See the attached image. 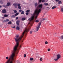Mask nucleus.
I'll return each mask as SVG.
<instances>
[{"label":"nucleus","instance_id":"nucleus-32","mask_svg":"<svg viewBox=\"0 0 63 63\" xmlns=\"http://www.w3.org/2000/svg\"><path fill=\"white\" fill-rule=\"evenodd\" d=\"M45 44H48V42H47V41H46L45 42Z\"/></svg>","mask_w":63,"mask_h":63},{"label":"nucleus","instance_id":"nucleus-10","mask_svg":"<svg viewBox=\"0 0 63 63\" xmlns=\"http://www.w3.org/2000/svg\"><path fill=\"white\" fill-rule=\"evenodd\" d=\"M42 2H45V0H39V2L40 3H41V1Z\"/></svg>","mask_w":63,"mask_h":63},{"label":"nucleus","instance_id":"nucleus-1","mask_svg":"<svg viewBox=\"0 0 63 63\" xmlns=\"http://www.w3.org/2000/svg\"><path fill=\"white\" fill-rule=\"evenodd\" d=\"M24 34H25V35L27 34V33H23L22 36L20 37L19 36L18 34L16 35V36L15 37L14 39L15 41L16 45L14 47L13 50L11 51V53L12 54L9 57V58L8 56L6 57V59L8 60V59L6 62H7L9 60V62L7 63H13V61L14 60V57L16 56L17 55L16 54H17L18 52V50L19 48L21 47V46L20 45L18 49H17V48L18 47V46L19 43L21 41Z\"/></svg>","mask_w":63,"mask_h":63},{"label":"nucleus","instance_id":"nucleus-23","mask_svg":"<svg viewBox=\"0 0 63 63\" xmlns=\"http://www.w3.org/2000/svg\"><path fill=\"white\" fill-rule=\"evenodd\" d=\"M14 11V13L15 14H16V13H17V11H16V10H13Z\"/></svg>","mask_w":63,"mask_h":63},{"label":"nucleus","instance_id":"nucleus-21","mask_svg":"<svg viewBox=\"0 0 63 63\" xmlns=\"http://www.w3.org/2000/svg\"><path fill=\"white\" fill-rule=\"evenodd\" d=\"M56 8V6H54L52 7V9H55V8Z\"/></svg>","mask_w":63,"mask_h":63},{"label":"nucleus","instance_id":"nucleus-34","mask_svg":"<svg viewBox=\"0 0 63 63\" xmlns=\"http://www.w3.org/2000/svg\"><path fill=\"white\" fill-rule=\"evenodd\" d=\"M43 20H47V19H45V18H43L42 19Z\"/></svg>","mask_w":63,"mask_h":63},{"label":"nucleus","instance_id":"nucleus-28","mask_svg":"<svg viewBox=\"0 0 63 63\" xmlns=\"http://www.w3.org/2000/svg\"><path fill=\"white\" fill-rule=\"evenodd\" d=\"M39 20H37L35 21L36 22H39Z\"/></svg>","mask_w":63,"mask_h":63},{"label":"nucleus","instance_id":"nucleus-30","mask_svg":"<svg viewBox=\"0 0 63 63\" xmlns=\"http://www.w3.org/2000/svg\"><path fill=\"white\" fill-rule=\"evenodd\" d=\"M15 17V16L14 15H13L11 16V17H12L13 18H14Z\"/></svg>","mask_w":63,"mask_h":63},{"label":"nucleus","instance_id":"nucleus-9","mask_svg":"<svg viewBox=\"0 0 63 63\" xmlns=\"http://www.w3.org/2000/svg\"><path fill=\"white\" fill-rule=\"evenodd\" d=\"M16 24L18 25H19V21H16Z\"/></svg>","mask_w":63,"mask_h":63},{"label":"nucleus","instance_id":"nucleus-31","mask_svg":"<svg viewBox=\"0 0 63 63\" xmlns=\"http://www.w3.org/2000/svg\"><path fill=\"white\" fill-rule=\"evenodd\" d=\"M30 11V10H27L26 11V12H27V13H29V12Z\"/></svg>","mask_w":63,"mask_h":63},{"label":"nucleus","instance_id":"nucleus-19","mask_svg":"<svg viewBox=\"0 0 63 63\" xmlns=\"http://www.w3.org/2000/svg\"><path fill=\"white\" fill-rule=\"evenodd\" d=\"M8 24H12V22L11 21H9L8 23Z\"/></svg>","mask_w":63,"mask_h":63},{"label":"nucleus","instance_id":"nucleus-40","mask_svg":"<svg viewBox=\"0 0 63 63\" xmlns=\"http://www.w3.org/2000/svg\"><path fill=\"white\" fill-rule=\"evenodd\" d=\"M61 38H62V39H63V35L62 36Z\"/></svg>","mask_w":63,"mask_h":63},{"label":"nucleus","instance_id":"nucleus-27","mask_svg":"<svg viewBox=\"0 0 63 63\" xmlns=\"http://www.w3.org/2000/svg\"><path fill=\"white\" fill-rule=\"evenodd\" d=\"M0 2L1 4H3V2H2V0H0Z\"/></svg>","mask_w":63,"mask_h":63},{"label":"nucleus","instance_id":"nucleus-38","mask_svg":"<svg viewBox=\"0 0 63 63\" xmlns=\"http://www.w3.org/2000/svg\"><path fill=\"white\" fill-rule=\"evenodd\" d=\"M24 57H26V54H25L24 55Z\"/></svg>","mask_w":63,"mask_h":63},{"label":"nucleus","instance_id":"nucleus-42","mask_svg":"<svg viewBox=\"0 0 63 63\" xmlns=\"http://www.w3.org/2000/svg\"><path fill=\"white\" fill-rule=\"evenodd\" d=\"M18 19V17H17L16 18V19L17 20Z\"/></svg>","mask_w":63,"mask_h":63},{"label":"nucleus","instance_id":"nucleus-45","mask_svg":"<svg viewBox=\"0 0 63 63\" xmlns=\"http://www.w3.org/2000/svg\"><path fill=\"white\" fill-rule=\"evenodd\" d=\"M23 41H21V42H23Z\"/></svg>","mask_w":63,"mask_h":63},{"label":"nucleus","instance_id":"nucleus-16","mask_svg":"<svg viewBox=\"0 0 63 63\" xmlns=\"http://www.w3.org/2000/svg\"><path fill=\"white\" fill-rule=\"evenodd\" d=\"M3 7H5V8H7V5H3Z\"/></svg>","mask_w":63,"mask_h":63},{"label":"nucleus","instance_id":"nucleus-29","mask_svg":"<svg viewBox=\"0 0 63 63\" xmlns=\"http://www.w3.org/2000/svg\"><path fill=\"white\" fill-rule=\"evenodd\" d=\"M35 7H36V6L38 5V4H37V3H36L35 4Z\"/></svg>","mask_w":63,"mask_h":63},{"label":"nucleus","instance_id":"nucleus-17","mask_svg":"<svg viewBox=\"0 0 63 63\" xmlns=\"http://www.w3.org/2000/svg\"><path fill=\"white\" fill-rule=\"evenodd\" d=\"M18 15H19V13H17L15 14V16H17Z\"/></svg>","mask_w":63,"mask_h":63},{"label":"nucleus","instance_id":"nucleus-36","mask_svg":"<svg viewBox=\"0 0 63 63\" xmlns=\"http://www.w3.org/2000/svg\"><path fill=\"white\" fill-rule=\"evenodd\" d=\"M28 14H29L28 13H26V15H27V16H28Z\"/></svg>","mask_w":63,"mask_h":63},{"label":"nucleus","instance_id":"nucleus-33","mask_svg":"<svg viewBox=\"0 0 63 63\" xmlns=\"http://www.w3.org/2000/svg\"><path fill=\"white\" fill-rule=\"evenodd\" d=\"M43 60V59L42 58H40V61H42V60Z\"/></svg>","mask_w":63,"mask_h":63},{"label":"nucleus","instance_id":"nucleus-18","mask_svg":"<svg viewBox=\"0 0 63 63\" xmlns=\"http://www.w3.org/2000/svg\"><path fill=\"white\" fill-rule=\"evenodd\" d=\"M22 20L23 21V20H25V17H23L22 18Z\"/></svg>","mask_w":63,"mask_h":63},{"label":"nucleus","instance_id":"nucleus-25","mask_svg":"<svg viewBox=\"0 0 63 63\" xmlns=\"http://www.w3.org/2000/svg\"><path fill=\"white\" fill-rule=\"evenodd\" d=\"M16 63H19V61L18 60H17L16 61Z\"/></svg>","mask_w":63,"mask_h":63},{"label":"nucleus","instance_id":"nucleus-3","mask_svg":"<svg viewBox=\"0 0 63 63\" xmlns=\"http://www.w3.org/2000/svg\"><path fill=\"white\" fill-rule=\"evenodd\" d=\"M41 22H40L38 26L36 28V30L37 31H38V30L39 29H40V26L41 25Z\"/></svg>","mask_w":63,"mask_h":63},{"label":"nucleus","instance_id":"nucleus-13","mask_svg":"<svg viewBox=\"0 0 63 63\" xmlns=\"http://www.w3.org/2000/svg\"><path fill=\"white\" fill-rule=\"evenodd\" d=\"M58 3L59 4H62V2L61 1H59Z\"/></svg>","mask_w":63,"mask_h":63},{"label":"nucleus","instance_id":"nucleus-24","mask_svg":"<svg viewBox=\"0 0 63 63\" xmlns=\"http://www.w3.org/2000/svg\"><path fill=\"white\" fill-rule=\"evenodd\" d=\"M62 12H63V8H62L61 9Z\"/></svg>","mask_w":63,"mask_h":63},{"label":"nucleus","instance_id":"nucleus-11","mask_svg":"<svg viewBox=\"0 0 63 63\" xmlns=\"http://www.w3.org/2000/svg\"><path fill=\"white\" fill-rule=\"evenodd\" d=\"M43 5L45 6H47V5H48V4L47 3H44L43 4Z\"/></svg>","mask_w":63,"mask_h":63},{"label":"nucleus","instance_id":"nucleus-4","mask_svg":"<svg viewBox=\"0 0 63 63\" xmlns=\"http://www.w3.org/2000/svg\"><path fill=\"white\" fill-rule=\"evenodd\" d=\"M18 3H15L13 4V6H15V8H17V6H18Z\"/></svg>","mask_w":63,"mask_h":63},{"label":"nucleus","instance_id":"nucleus-2","mask_svg":"<svg viewBox=\"0 0 63 63\" xmlns=\"http://www.w3.org/2000/svg\"><path fill=\"white\" fill-rule=\"evenodd\" d=\"M42 6L43 5L42 4H41L38 5V7L37 8L34 12L33 16H32L31 18H29L28 20H30L31 22L33 21V19L34 18V16H36L35 17V19H36L37 18V16L39 15V14L41 11V9L42 8Z\"/></svg>","mask_w":63,"mask_h":63},{"label":"nucleus","instance_id":"nucleus-20","mask_svg":"<svg viewBox=\"0 0 63 63\" xmlns=\"http://www.w3.org/2000/svg\"><path fill=\"white\" fill-rule=\"evenodd\" d=\"M58 59H57H57H54V60H55V61H57V60H58Z\"/></svg>","mask_w":63,"mask_h":63},{"label":"nucleus","instance_id":"nucleus-12","mask_svg":"<svg viewBox=\"0 0 63 63\" xmlns=\"http://www.w3.org/2000/svg\"><path fill=\"white\" fill-rule=\"evenodd\" d=\"M10 2H8L7 4V6H10Z\"/></svg>","mask_w":63,"mask_h":63},{"label":"nucleus","instance_id":"nucleus-44","mask_svg":"<svg viewBox=\"0 0 63 63\" xmlns=\"http://www.w3.org/2000/svg\"><path fill=\"white\" fill-rule=\"evenodd\" d=\"M2 7V6H0V8H1Z\"/></svg>","mask_w":63,"mask_h":63},{"label":"nucleus","instance_id":"nucleus-7","mask_svg":"<svg viewBox=\"0 0 63 63\" xmlns=\"http://www.w3.org/2000/svg\"><path fill=\"white\" fill-rule=\"evenodd\" d=\"M3 13H6V11L5 9H4L2 11Z\"/></svg>","mask_w":63,"mask_h":63},{"label":"nucleus","instance_id":"nucleus-43","mask_svg":"<svg viewBox=\"0 0 63 63\" xmlns=\"http://www.w3.org/2000/svg\"><path fill=\"white\" fill-rule=\"evenodd\" d=\"M12 28H15V27L14 26V27H13Z\"/></svg>","mask_w":63,"mask_h":63},{"label":"nucleus","instance_id":"nucleus-35","mask_svg":"<svg viewBox=\"0 0 63 63\" xmlns=\"http://www.w3.org/2000/svg\"><path fill=\"white\" fill-rule=\"evenodd\" d=\"M19 12H22V10L20 9L19 10Z\"/></svg>","mask_w":63,"mask_h":63},{"label":"nucleus","instance_id":"nucleus-41","mask_svg":"<svg viewBox=\"0 0 63 63\" xmlns=\"http://www.w3.org/2000/svg\"><path fill=\"white\" fill-rule=\"evenodd\" d=\"M32 31H31L30 32V34H32Z\"/></svg>","mask_w":63,"mask_h":63},{"label":"nucleus","instance_id":"nucleus-15","mask_svg":"<svg viewBox=\"0 0 63 63\" xmlns=\"http://www.w3.org/2000/svg\"><path fill=\"white\" fill-rule=\"evenodd\" d=\"M21 15H23L24 14V11H23L21 13Z\"/></svg>","mask_w":63,"mask_h":63},{"label":"nucleus","instance_id":"nucleus-8","mask_svg":"<svg viewBox=\"0 0 63 63\" xmlns=\"http://www.w3.org/2000/svg\"><path fill=\"white\" fill-rule=\"evenodd\" d=\"M19 29H20V28L17 26L16 27V30H19Z\"/></svg>","mask_w":63,"mask_h":63},{"label":"nucleus","instance_id":"nucleus-22","mask_svg":"<svg viewBox=\"0 0 63 63\" xmlns=\"http://www.w3.org/2000/svg\"><path fill=\"white\" fill-rule=\"evenodd\" d=\"M34 59L32 58H31L30 59V60H31V61H32V60H33Z\"/></svg>","mask_w":63,"mask_h":63},{"label":"nucleus","instance_id":"nucleus-39","mask_svg":"<svg viewBox=\"0 0 63 63\" xmlns=\"http://www.w3.org/2000/svg\"><path fill=\"white\" fill-rule=\"evenodd\" d=\"M55 1L56 2H59V0H55Z\"/></svg>","mask_w":63,"mask_h":63},{"label":"nucleus","instance_id":"nucleus-5","mask_svg":"<svg viewBox=\"0 0 63 63\" xmlns=\"http://www.w3.org/2000/svg\"><path fill=\"white\" fill-rule=\"evenodd\" d=\"M57 59H59L61 57V55H60L59 54H58V55H57Z\"/></svg>","mask_w":63,"mask_h":63},{"label":"nucleus","instance_id":"nucleus-37","mask_svg":"<svg viewBox=\"0 0 63 63\" xmlns=\"http://www.w3.org/2000/svg\"><path fill=\"white\" fill-rule=\"evenodd\" d=\"M47 50H48V51H50V49L48 48L47 49Z\"/></svg>","mask_w":63,"mask_h":63},{"label":"nucleus","instance_id":"nucleus-6","mask_svg":"<svg viewBox=\"0 0 63 63\" xmlns=\"http://www.w3.org/2000/svg\"><path fill=\"white\" fill-rule=\"evenodd\" d=\"M18 7L19 9H21V7L20 6V4H18Z\"/></svg>","mask_w":63,"mask_h":63},{"label":"nucleus","instance_id":"nucleus-26","mask_svg":"<svg viewBox=\"0 0 63 63\" xmlns=\"http://www.w3.org/2000/svg\"><path fill=\"white\" fill-rule=\"evenodd\" d=\"M9 21V20L8 19H7L5 21L4 20V21H5V22H6V21Z\"/></svg>","mask_w":63,"mask_h":63},{"label":"nucleus","instance_id":"nucleus-14","mask_svg":"<svg viewBox=\"0 0 63 63\" xmlns=\"http://www.w3.org/2000/svg\"><path fill=\"white\" fill-rule=\"evenodd\" d=\"M4 17H8V15L5 14L4 15Z\"/></svg>","mask_w":63,"mask_h":63}]
</instances>
